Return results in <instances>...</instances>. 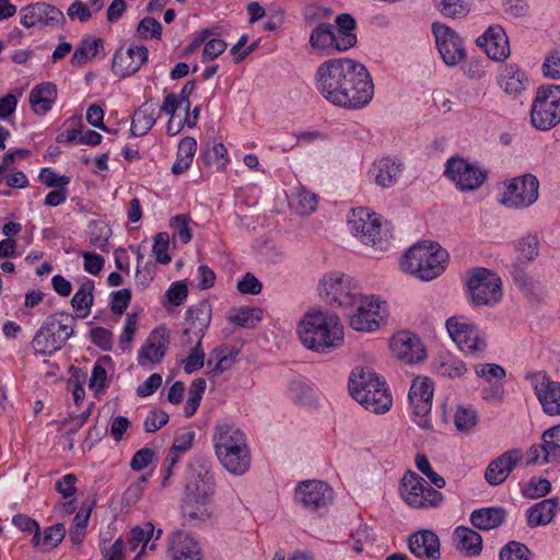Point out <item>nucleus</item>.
<instances>
[{"label": "nucleus", "instance_id": "nucleus-26", "mask_svg": "<svg viewBox=\"0 0 560 560\" xmlns=\"http://www.w3.org/2000/svg\"><path fill=\"white\" fill-rule=\"evenodd\" d=\"M408 549L413 556L422 560H439L441 557L440 539L434 532L429 529L409 535Z\"/></svg>", "mask_w": 560, "mask_h": 560}, {"label": "nucleus", "instance_id": "nucleus-37", "mask_svg": "<svg viewBox=\"0 0 560 560\" xmlns=\"http://www.w3.org/2000/svg\"><path fill=\"white\" fill-rule=\"evenodd\" d=\"M156 121L155 107L153 104L143 103L133 114L130 132L135 137L147 135Z\"/></svg>", "mask_w": 560, "mask_h": 560}, {"label": "nucleus", "instance_id": "nucleus-43", "mask_svg": "<svg viewBox=\"0 0 560 560\" xmlns=\"http://www.w3.org/2000/svg\"><path fill=\"white\" fill-rule=\"evenodd\" d=\"M100 47H103V40L101 38H97V39L84 38V39H82V42L75 48V50L71 57V60H70L71 65L73 67L83 66L84 63H86V61L90 58L96 56Z\"/></svg>", "mask_w": 560, "mask_h": 560}, {"label": "nucleus", "instance_id": "nucleus-11", "mask_svg": "<svg viewBox=\"0 0 560 560\" xmlns=\"http://www.w3.org/2000/svg\"><path fill=\"white\" fill-rule=\"evenodd\" d=\"M322 296L334 308L346 311L362 294L357 283L345 273L332 271L320 281Z\"/></svg>", "mask_w": 560, "mask_h": 560}, {"label": "nucleus", "instance_id": "nucleus-31", "mask_svg": "<svg viewBox=\"0 0 560 560\" xmlns=\"http://www.w3.org/2000/svg\"><path fill=\"white\" fill-rule=\"evenodd\" d=\"M57 100V85L44 82L34 86L30 93V103L37 115L49 112Z\"/></svg>", "mask_w": 560, "mask_h": 560}, {"label": "nucleus", "instance_id": "nucleus-22", "mask_svg": "<svg viewBox=\"0 0 560 560\" xmlns=\"http://www.w3.org/2000/svg\"><path fill=\"white\" fill-rule=\"evenodd\" d=\"M394 355L405 363H417L425 359L427 352L421 339L409 332L399 331L390 340Z\"/></svg>", "mask_w": 560, "mask_h": 560}, {"label": "nucleus", "instance_id": "nucleus-56", "mask_svg": "<svg viewBox=\"0 0 560 560\" xmlns=\"http://www.w3.org/2000/svg\"><path fill=\"white\" fill-rule=\"evenodd\" d=\"M137 35L140 38H161L162 35V25L161 23L151 16H145L138 23L137 26Z\"/></svg>", "mask_w": 560, "mask_h": 560}, {"label": "nucleus", "instance_id": "nucleus-21", "mask_svg": "<svg viewBox=\"0 0 560 560\" xmlns=\"http://www.w3.org/2000/svg\"><path fill=\"white\" fill-rule=\"evenodd\" d=\"M148 58L149 50L143 45L130 46L126 50L121 47L113 57L112 70L120 78L130 77L140 70Z\"/></svg>", "mask_w": 560, "mask_h": 560}, {"label": "nucleus", "instance_id": "nucleus-25", "mask_svg": "<svg viewBox=\"0 0 560 560\" xmlns=\"http://www.w3.org/2000/svg\"><path fill=\"white\" fill-rule=\"evenodd\" d=\"M533 382L542 410L549 416L560 415V383L541 373L535 374Z\"/></svg>", "mask_w": 560, "mask_h": 560}, {"label": "nucleus", "instance_id": "nucleus-61", "mask_svg": "<svg viewBox=\"0 0 560 560\" xmlns=\"http://www.w3.org/2000/svg\"><path fill=\"white\" fill-rule=\"evenodd\" d=\"M170 236L166 232H160L154 237L152 252L156 257V261L160 264H168L171 256L168 255Z\"/></svg>", "mask_w": 560, "mask_h": 560}, {"label": "nucleus", "instance_id": "nucleus-6", "mask_svg": "<svg viewBox=\"0 0 560 560\" xmlns=\"http://www.w3.org/2000/svg\"><path fill=\"white\" fill-rule=\"evenodd\" d=\"M77 325L74 315L61 311L45 318L31 342L36 353L51 355L61 350L73 336Z\"/></svg>", "mask_w": 560, "mask_h": 560}, {"label": "nucleus", "instance_id": "nucleus-9", "mask_svg": "<svg viewBox=\"0 0 560 560\" xmlns=\"http://www.w3.org/2000/svg\"><path fill=\"white\" fill-rule=\"evenodd\" d=\"M399 491L404 501L413 509H434L443 502V494L411 470L401 478Z\"/></svg>", "mask_w": 560, "mask_h": 560}, {"label": "nucleus", "instance_id": "nucleus-32", "mask_svg": "<svg viewBox=\"0 0 560 560\" xmlns=\"http://www.w3.org/2000/svg\"><path fill=\"white\" fill-rule=\"evenodd\" d=\"M506 512L503 508L491 506L474 510L470 513V522L480 530H490L500 527L505 521Z\"/></svg>", "mask_w": 560, "mask_h": 560}, {"label": "nucleus", "instance_id": "nucleus-59", "mask_svg": "<svg viewBox=\"0 0 560 560\" xmlns=\"http://www.w3.org/2000/svg\"><path fill=\"white\" fill-rule=\"evenodd\" d=\"M112 234V230L105 224H94L90 233V243L107 253L109 250L108 238Z\"/></svg>", "mask_w": 560, "mask_h": 560}, {"label": "nucleus", "instance_id": "nucleus-33", "mask_svg": "<svg viewBox=\"0 0 560 560\" xmlns=\"http://www.w3.org/2000/svg\"><path fill=\"white\" fill-rule=\"evenodd\" d=\"M454 539L456 549L468 557L479 556L482 551V537L469 527L458 526L454 532Z\"/></svg>", "mask_w": 560, "mask_h": 560}, {"label": "nucleus", "instance_id": "nucleus-18", "mask_svg": "<svg viewBox=\"0 0 560 560\" xmlns=\"http://www.w3.org/2000/svg\"><path fill=\"white\" fill-rule=\"evenodd\" d=\"M332 498L331 487L320 480H305L295 488V500L308 511L326 508L332 502Z\"/></svg>", "mask_w": 560, "mask_h": 560}, {"label": "nucleus", "instance_id": "nucleus-50", "mask_svg": "<svg viewBox=\"0 0 560 560\" xmlns=\"http://www.w3.org/2000/svg\"><path fill=\"white\" fill-rule=\"evenodd\" d=\"M538 240L535 235H526L522 237L516 246L518 252L517 261H524L525 264L534 260L538 256Z\"/></svg>", "mask_w": 560, "mask_h": 560}, {"label": "nucleus", "instance_id": "nucleus-24", "mask_svg": "<svg viewBox=\"0 0 560 560\" xmlns=\"http://www.w3.org/2000/svg\"><path fill=\"white\" fill-rule=\"evenodd\" d=\"M476 43L494 61H503L510 56L509 38L500 25L489 26Z\"/></svg>", "mask_w": 560, "mask_h": 560}, {"label": "nucleus", "instance_id": "nucleus-58", "mask_svg": "<svg viewBox=\"0 0 560 560\" xmlns=\"http://www.w3.org/2000/svg\"><path fill=\"white\" fill-rule=\"evenodd\" d=\"M551 490V483L546 478H532L523 488V494L529 499L546 495Z\"/></svg>", "mask_w": 560, "mask_h": 560}, {"label": "nucleus", "instance_id": "nucleus-4", "mask_svg": "<svg viewBox=\"0 0 560 560\" xmlns=\"http://www.w3.org/2000/svg\"><path fill=\"white\" fill-rule=\"evenodd\" d=\"M351 396L366 410L380 415L392 407V395L384 380L371 369H355L349 378Z\"/></svg>", "mask_w": 560, "mask_h": 560}, {"label": "nucleus", "instance_id": "nucleus-52", "mask_svg": "<svg viewBox=\"0 0 560 560\" xmlns=\"http://www.w3.org/2000/svg\"><path fill=\"white\" fill-rule=\"evenodd\" d=\"M190 218L188 214H177L171 219L170 226L173 229V236L177 237L182 244L191 241L192 235L189 229Z\"/></svg>", "mask_w": 560, "mask_h": 560}, {"label": "nucleus", "instance_id": "nucleus-17", "mask_svg": "<svg viewBox=\"0 0 560 560\" xmlns=\"http://www.w3.org/2000/svg\"><path fill=\"white\" fill-rule=\"evenodd\" d=\"M432 32L439 52L448 67L459 65L466 58V50L458 34L445 24L433 23Z\"/></svg>", "mask_w": 560, "mask_h": 560}, {"label": "nucleus", "instance_id": "nucleus-14", "mask_svg": "<svg viewBox=\"0 0 560 560\" xmlns=\"http://www.w3.org/2000/svg\"><path fill=\"white\" fill-rule=\"evenodd\" d=\"M445 175L463 191L479 188L487 179L488 173L479 164L463 158H451L445 165Z\"/></svg>", "mask_w": 560, "mask_h": 560}, {"label": "nucleus", "instance_id": "nucleus-41", "mask_svg": "<svg viewBox=\"0 0 560 560\" xmlns=\"http://www.w3.org/2000/svg\"><path fill=\"white\" fill-rule=\"evenodd\" d=\"M94 291V281L91 279H86L79 288V290L74 293V295L71 299V306L77 312H82L74 317L78 318H85L91 311V307L94 302L93 296Z\"/></svg>", "mask_w": 560, "mask_h": 560}, {"label": "nucleus", "instance_id": "nucleus-62", "mask_svg": "<svg viewBox=\"0 0 560 560\" xmlns=\"http://www.w3.org/2000/svg\"><path fill=\"white\" fill-rule=\"evenodd\" d=\"M168 415L164 410L152 409L144 419V431L147 433H155L168 422Z\"/></svg>", "mask_w": 560, "mask_h": 560}, {"label": "nucleus", "instance_id": "nucleus-63", "mask_svg": "<svg viewBox=\"0 0 560 560\" xmlns=\"http://www.w3.org/2000/svg\"><path fill=\"white\" fill-rule=\"evenodd\" d=\"M228 44L224 39L212 37L205 43L202 50V61L210 62L225 51Z\"/></svg>", "mask_w": 560, "mask_h": 560}, {"label": "nucleus", "instance_id": "nucleus-42", "mask_svg": "<svg viewBox=\"0 0 560 560\" xmlns=\"http://www.w3.org/2000/svg\"><path fill=\"white\" fill-rule=\"evenodd\" d=\"M262 318V311L258 307L243 306L234 308L229 315V320L243 328H254Z\"/></svg>", "mask_w": 560, "mask_h": 560}, {"label": "nucleus", "instance_id": "nucleus-1", "mask_svg": "<svg viewBox=\"0 0 560 560\" xmlns=\"http://www.w3.org/2000/svg\"><path fill=\"white\" fill-rule=\"evenodd\" d=\"M315 78L318 92L336 106L362 108L374 95L370 72L353 59H329L318 66Z\"/></svg>", "mask_w": 560, "mask_h": 560}, {"label": "nucleus", "instance_id": "nucleus-20", "mask_svg": "<svg viewBox=\"0 0 560 560\" xmlns=\"http://www.w3.org/2000/svg\"><path fill=\"white\" fill-rule=\"evenodd\" d=\"M188 471L196 480L187 482L186 492L194 498H210L213 485L211 462L203 456H195L188 464Z\"/></svg>", "mask_w": 560, "mask_h": 560}, {"label": "nucleus", "instance_id": "nucleus-23", "mask_svg": "<svg viewBox=\"0 0 560 560\" xmlns=\"http://www.w3.org/2000/svg\"><path fill=\"white\" fill-rule=\"evenodd\" d=\"M523 451L512 448L493 460H491L485 470V479L491 486L502 485L514 468L523 460Z\"/></svg>", "mask_w": 560, "mask_h": 560}, {"label": "nucleus", "instance_id": "nucleus-40", "mask_svg": "<svg viewBox=\"0 0 560 560\" xmlns=\"http://www.w3.org/2000/svg\"><path fill=\"white\" fill-rule=\"evenodd\" d=\"M197 151V141L192 137H185L180 140L177 149L176 161L172 166L174 175H180L187 171Z\"/></svg>", "mask_w": 560, "mask_h": 560}, {"label": "nucleus", "instance_id": "nucleus-19", "mask_svg": "<svg viewBox=\"0 0 560 560\" xmlns=\"http://www.w3.org/2000/svg\"><path fill=\"white\" fill-rule=\"evenodd\" d=\"M20 22L26 28L35 25L59 26L66 22V18L63 12L55 5L36 2L21 9Z\"/></svg>", "mask_w": 560, "mask_h": 560}, {"label": "nucleus", "instance_id": "nucleus-12", "mask_svg": "<svg viewBox=\"0 0 560 560\" xmlns=\"http://www.w3.org/2000/svg\"><path fill=\"white\" fill-rule=\"evenodd\" d=\"M467 288L472 303L477 306H492L501 301V280L486 268L470 271Z\"/></svg>", "mask_w": 560, "mask_h": 560}, {"label": "nucleus", "instance_id": "nucleus-27", "mask_svg": "<svg viewBox=\"0 0 560 560\" xmlns=\"http://www.w3.org/2000/svg\"><path fill=\"white\" fill-rule=\"evenodd\" d=\"M170 343V334L166 327L160 326L151 331L145 343L138 353V362L143 365L144 361L160 363L164 358Z\"/></svg>", "mask_w": 560, "mask_h": 560}, {"label": "nucleus", "instance_id": "nucleus-35", "mask_svg": "<svg viewBox=\"0 0 560 560\" xmlns=\"http://www.w3.org/2000/svg\"><path fill=\"white\" fill-rule=\"evenodd\" d=\"M357 22L349 13H341L336 18L335 33L339 38V51L348 50L357 44L354 30Z\"/></svg>", "mask_w": 560, "mask_h": 560}, {"label": "nucleus", "instance_id": "nucleus-55", "mask_svg": "<svg viewBox=\"0 0 560 560\" xmlns=\"http://www.w3.org/2000/svg\"><path fill=\"white\" fill-rule=\"evenodd\" d=\"M205 364V352L202 349V340L196 339V345L191 349L189 355L183 361L184 371L191 374L199 371Z\"/></svg>", "mask_w": 560, "mask_h": 560}, {"label": "nucleus", "instance_id": "nucleus-13", "mask_svg": "<svg viewBox=\"0 0 560 560\" xmlns=\"http://www.w3.org/2000/svg\"><path fill=\"white\" fill-rule=\"evenodd\" d=\"M539 182L536 176L525 174L506 182L500 199L508 208H527L538 199Z\"/></svg>", "mask_w": 560, "mask_h": 560}, {"label": "nucleus", "instance_id": "nucleus-48", "mask_svg": "<svg viewBox=\"0 0 560 560\" xmlns=\"http://www.w3.org/2000/svg\"><path fill=\"white\" fill-rule=\"evenodd\" d=\"M154 525L151 522L135 526L130 532L129 549L135 551L139 545H142V549H145L150 539L154 536Z\"/></svg>", "mask_w": 560, "mask_h": 560}, {"label": "nucleus", "instance_id": "nucleus-54", "mask_svg": "<svg viewBox=\"0 0 560 560\" xmlns=\"http://www.w3.org/2000/svg\"><path fill=\"white\" fill-rule=\"evenodd\" d=\"M530 550L518 541L508 542L500 551V560H529Z\"/></svg>", "mask_w": 560, "mask_h": 560}, {"label": "nucleus", "instance_id": "nucleus-44", "mask_svg": "<svg viewBox=\"0 0 560 560\" xmlns=\"http://www.w3.org/2000/svg\"><path fill=\"white\" fill-rule=\"evenodd\" d=\"M196 432L192 430L186 431L174 439L173 445L166 456V462H172V465H176L186 452H188L195 441Z\"/></svg>", "mask_w": 560, "mask_h": 560}, {"label": "nucleus", "instance_id": "nucleus-46", "mask_svg": "<svg viewBox=\"0 0 560 560\" xmlns=\"http://www.w3.org/2000/svg\"><path fill=\"white\" fill-rule=\"evenodd\" d=\"M541 441L547 447V455L542 456V463L557 462L560 458V424L546 430Z\"/></svg>", "mask_w": 560, "mask_h": 560}, {"label": "nucleus", "instance_id": "nucleus-45", "mask_svg": "<svg viewBox=\"0 0 560 560\" xmlns=\"http://www.w3.org/2000/svg\"><path fill=\"white\" fill-rule=\"evenodd\" d=\"M206 386V380L202 377L196 378L191 382L188 388V398L184 406V413L187 418H190L196 413L205 394Z\"/></svg>", "mask_w": 560, "mask_h": 560}, {"label": "nucleus", "instance_id": "nucleus-34", "mask_svg": "<svg viewBox=\"0 0 560 560\" xmlns=\"http://www.w3.org/2000/svg\"><path fill=\"white\" fill-rule=\"evenodd\" d=\"M558 498L545 499L527 510V522L530 527L549 524L558 508Z\"/></svg>", "mask_w": 560, "mask_h": 560}, {"label": "nucleus", "instance_id": "nucleus-38", "mask_svg": "<svg viewBox=\"0 0 560 560\" xmlns=\"http://www.w3.org/2000/svg\"><path fill=\"white\" fill-rule=\"evenodd\" d=\"M339 38L335 33V26L329 23H319L311 33L310 44L314 49H335L339 51Z\"/></svg>", "mask_w": 560, "mask_h": 560}, {"label": "nucleus", "instance_id": "nucleus-53", "mask_svg": "<svg viewBox=\"0 0 560 560\" xmlns=\"http://www.w3.org/2000/svg\"><path fill=\"white\" fill-rule=\"evenodd\" d=\"M12 523L23 532L33 533L32 544L35 547L40 545V527L34 518H31L25 514H18L13 516Z\"/></svg>", "mask_w": 560, "mask_h": 560}, {"label": "nucleus", "instance_id": "nucleus-39", "mask_svg": "<svg viewBox=\"0 0 560 560\" xmlns=\"http://www.w3.org/2000/svg\"><path fill=\"white\" fill-rule=\"evenodd\" d=\"M526 75L516 65L506 66L499 78L500 88L510 95H517L525 90Z\"/></svg>", "mask_w": 560, "mask_h": 560}, {"label": "nucleus", "instance_id": "nucleus-15", "mask_svg": "<svg viewBox=\"0 0 560 560\" xmlns=\"http://www.w3.org/2000/svg\"><path fill=\"white\" fill-rule=\"evenodd\" d=\"M343 313L349 319V325L358 331H374L378 329L382 320L380 302L374 295L361 294Z\"/></svg>", "mask_w": 560, "mask_h": 560}, {"label": "nucleus", "instance_id": "nucleus-30", "mask_svg": "<svg viewBox=\"0 0 560 560\" xmlns=\"http://www.w3.org/2000/svg\"><path fill=\"white\" fill-rule=\"evenodd\" d=\"M187 326L194 328L196 339L203 338L211 322V304L207 300H201L187 310Z\"/></svg>", "mask_w": 560, "mask_h": 560}, {"label": "nucleus", "instance_id": "nucleus-7", "mask_svg": "<svg viewBox=\"0 0 560 560\" xmlns=\"http://www.w3.org/2000/svg\"><path fill=\"white\" fill-rule=\"evenodd\" d=\"M351 233L363 244L377 250H386L390 244L392 234L382 229L381 219L376 213L366 209H353L348 220Z\"/></svg>", "mask_w": 560, "mask_h": 560}, {"label": "nucleus", "instance_id": "nucleus-57", "mask_svg": "<svg viewBox=\"0 0 560 560\" xmlns=\"http://www.w3.org/2000/svg\"><path fill=\"white\" fill-rule=\"evenodd\" d=\"M476 422L477 415L474 409L467 407L457 408L454 416V423L458 431L468 432L476 425Z\"/></svg>", "mask_w": 560, "mask_h": 560}, {"label": "nucleus", "instance_id": "nucleus-3", "mask_svg": "<svg viewBox=\"0 0 560 560\" xmlns=\"http://www.w3.org/2000/svg\"><path fill=\"white\" fill-rule=\"evenodd\" d=\"M215 455L222 466L234 475H243L249 468L250 455L245 434L234 423H218L213 432Z\"/></svg>", "mask_w": 560, "mask_h": 560}, {"label": "nucleus", "instance_id": "nucleus-64", "mask_svg": "<svg viewBox=\"0 0 560 560\" xmlns=\"http://www.w3.org/2000/svg\"><path fill=\"white\" fill-rule=\"evenodd\" d=\"M475 373L485 378L487 382H491L492 378L501 381L505 377V370L495 363H480L475 366Z\"/></svg>", "mask_w": 560, "mask_h": 560}, {"label": "nucleus", "instance_id": "nucleus-10", "mask_svg": "<svg viewBox=\"0 0 560 560\" xmlns=\"http://www.w3.org/2000/svg\"><path fill=\"white\" fill-rule=\"evenodd\" d=\"M445 326L452 340L465 354L479 358L487 350L486 332L467 318L451 317Z\"/></svg>", "mask_w": 560, "mask_h": 560}, {"label": "nucleus", "instance_id": "nucleus-36", "mask_svg": "<svg viewBox=\"0 0 560 560\" xmlns=\"http://www.w3.org/2000/svg\"><path fill=\"white\" fill-rule=\"evenodd\" d=\"M209 499L194 498L186 492L183 515L188 523L197 525L211 517L212 512L208 504Z\"/></svg>", "mask_w": 560, "mask_h": 560}, {"label": "nucleus", "instance_id": "nucleus-5", "mask_svg": "<svg viewBox=\"0 0 560 560\" xmlns=\"http://www.w3.org/2000/svg\"><path fill=\"white\" fill-rule=\"evenodd\" d=\"M447 260L448 253L438 243L422 242L405 254L401 268L420 280L430 281L444 272Z\"/></svg>", "mask_w": 560, "mask_h": 560}, {"label": "nucleus", "instance_id": "nucleus-47", "mask_svg": "<svg viewBox=\"0 0 560 560\" xmlns=\"http://www.w3.org/2000/svg\"><path fill=\"white\" fill-rule=\"evenodd\" d=\"M91 510H80L74 518L73 525L69 529V539L74 546H80L86 535V526L90 520Z\"/></svg>", "mask_w": 560, "mask_h": 560}, {"label": "nucleus", "instance_id": "nucleus-49", "mask_svg": "<svg viewBox=\"0 0 560 560\" xmlns=\"http://www.w3.org/2000/svg\"><path fill=\"white\" fill-rule=\"evenodd\" d=\"M440 12L452 19L464 18L470 12V3L466 0H440Z\"/></svg>", "mask_w": 560, "mask_h": 560}, {"label": "nucleus", "instance_id": "nucleus-29", "mask_svg": "<svg viewBox=\"0 0 560 560\" xmlns=\"http://www.w3.org/2000/svg\"><path fill=\"white\" fill-rule=\"evenodd\" d=\"M405 165L401 161L385 156L374 162V180L382 188L392 187L404 171Z\"/></svg>", "mask_w": 560, "mask_h": 560}, {"label": "nucleus", "instance_id": "nucleus-2", "mask_svg": "<svg viewBox=\"0 0 560 560\" xmlns=\"http://www.w3.org/2000/svg\"><path fill=\"white\" fill-rule=\"evenodd\" d=\"M298 334L307 349L319 353H327L343 342V327L338 316L322 311L306 313Z\"/></svg>", "mask_w": 560, "mask_h": 560}, {"label": "nucleus", "instance_id": "nucleus-8", "mask_svg": "<svg viewBox=\"0 0 560 560\" xmlns=\"http://www.w3.org/2000/svg\"><path fill=\"white\" fill-rule=\"evenodd\" d=\"M530 120L538 130H550L560 122V85L546 84L537 90Z\"/></svg>", "mask_w": 560, "mask_h": 560}, {"label": "nucleus", "instance_id": "nucleus-28", "mask_svg": "<svg viewBox=\"0 0 560 560\" xmlns=\"http://www.w3.org/2000/svg\"><path fill=\"white\" fill-rule=\"evenodd\" d=\"M167 555L172 560L202 559L198 542L185 532H175L170 535Z\"/></svg>", "mask_w": 560, "mask_h": 560}, {"label": "nucleus", "instance_id": "nucleus-60", "mask_svg": "<svg viewBox=\"0 0 560 560\" xmlns=\"http://www.w3.org/2000/svg\"><path fill=\"white\" fill-rule=\"evenodd\" d=\"M416 466L423 475H425L429 478L430 482L433 486H435L439 489L445 487V479L432 469L430 462L424 454H417Z\"/></svg>", "mask_w": 560, "mask_h": 560}, {"label": "nucleus", "instance_id": "nucleus-16", "mask_svg": "<svg viewBox=\"0 0 560 560\" xmlns=\"http://www.w3.org/2000/svg\"><path fill=\"white\" fill-rule=\"evenodd\" d=\"M433 384L427 377L413 380L409 389V401L412 407L413 421L422 430L431 429L430 412L432 408Z\"/></svg>", "mask_w": 560, "mask_h": 560}, {"label": "nucleus", "instance_id": "nucleus-51", "mask_svg": "<svg viewBox=\"0 0 560 560\" xmlns=\"http://www.w3.org/2000/svg\"><path fill=\"white\" fill-rule=\"evenodd\" d=\"M65 536V525L62 523H56L45 528L44 535L40 536L39 546L47 550L56 548L63 540Z\"/></svg>", "mask_w": 560, "mask_h": 560}]
</instances>
